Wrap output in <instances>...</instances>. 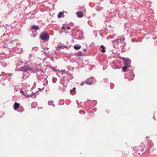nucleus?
I'll return each mask as SVG.
<instances>
[{
    "instance_id": "27",
    "label": "nucleus",
    "mask_w": 157,
    "mask_h": 157,
    "mask_svg": "<svg viewBox=\"0 0 157 157\" xmlns=\"http://www.w3.org/2000/svg\"><path fill=\"white\" fill-rule=\"evenodd\" d=\"M86 51H87V49H86V48L84 49H83V51L84 52H86Z\"/></svg>"
},
{
    "instance_id": "4",
    "label": "nucleus",
    "mask_w": 157,
    "mask_h": 157,
    "mask_svg": "<svg viewBox=\"0 0 157 157\" xmlns=\"http://www.w3.org/2000/svg\"><path fill=\"white\" fill-rule=\"evenodd\" d=\"M121 59L123 60L125 65L131 67V66L130 65V64L131 61V60L129 59L128 58L122 57Z\"/></svg>"
},
{
    "instance_id": "31",
    "label": "nucleus",
    "mask_w": 157,
    "mask_h": 157,
    "mask_svg": "<svg viewBox=\"0 0 157 157\" xmlns=\"http://www.w3.org/2000/svg\"><path fill=\"white\" fill-rule=\"evenodd\" d=\"M94 102L95 103H97V101H94Z\"/></svg>"
},
{
    "instance_id": "17",
    "label": "nucleus",
    "mask_w": 157,
    "mask_h": 157,
    "mask_svg": "<svg viewBox=\"0 0 157 157\" xmlns=\"http://www.w3.org/2000/svg\"><path fill=\"white\" fill-rule=\"evenodd\" d=\"M53 101H49L48 104L49 105H52L54 107L55 106V105L53 104Z\"/></svg>"
},
{
    "instance_id": "33",
    "label": "nucleus",
    "mask_w": 157,
    "mask_h": 157,
    "mask_svg": "<svg viewBox=\"0 0 157 157\" xmlns=\"http://www.w3.org/2000/svg\"><path fill=\"white\" fill-rule=\"evenodd\" d=\"M49 49V48H47V50H48V49Z\"/></svg>"
},
{
    "instance_id": "3",
    "label": "nucleus",
    "mask_w": 157,
    "mask_h": 157,
    "mask_svg": "<svg viewBox=\"0 0 157 157\" xmlns=\"http://www.w3.org/2000/svg\"><path fill=\"white\" fill-rule=\"evenodd\" d=\"M20 69V71H23L25 72H27L28 71H30L33 73L34 72V70L29 65L21 67Z\"/></svg>"
},
{
    "instance_id": "30",
    "label": "nucleus",
    "mask_w": 157,
    "mask_h": 157,
    "mask_svg": "<svg viewBox=\"0 0 157 157\" xmlns=\"http://www.w3.org/2000/svg\"><path fill=\"white\" fill-rule=\"evenodd\" d=\"M83 85V84L82 83L81 84V86H82Z\"/></svg>"
},
{
    "instance_id": "28",
    "label": "nucleus",
    "mask_w": 157,
    "mask_h": 157,
    "mask_svg": "<svg viewBox=\"0 0 157 157\" xmlns=\"http://www.w3.org/2000/svg\"><path fill=\"white\" fill-rule=\"evenodd\" d=\"M36 85V83L35 82H34L33 84V86H35Z\"/></svg>"
},
{
    "instance_id": "13",
    "label": "nucleus",
    "mask_w": 157,
    "mask_h": 157,
    "mask_svg": "<svg viewBox=\"0 0 157 157\" xmlns=\"http://www.w3.org/2000/svg\"><path fill=\"white\" fill-rule=\"evenodd\" d=\"M19 105H20L19 103H18L17 102H15L13 105L14 109L15 110H16L18 108Z\"/></svg>"
},
{
    "instance_id": "34",
    "label": "nucleus",
    "mask_w": 157,
    "mask_h": 157,
    "mask_svg": "<svg viewBox=\"0 0 157 157\" xmlns=\"http://www.w3.org/2000/svg\"><path fill=\"white\" fill-rule=\"evenodd\" d=\"M76 102L77 103V102H78V100H76Z\"/></svg>"
},
{
    "instance_id": "20",
    "label": "nucleus",
    "mask_w": 157,
    "mask_h": 157,
    "mask_svg": "<svg viewBox=\"0 0 157 157\" xmlns=\"http://www.w3.org/2000/svg\"><path fill=\"white\" fill-rule=\"evenodd\" d=\"M49 67L50 68H51L52 70L55 71H57V70L54 67H51L50 66H49Z\"/></svg>"
},
{
    "instance_id": "6",
    "label": "nucleus",
    "mask_w": 157,
    "mask_h": 157,
    "mask_svg": "<svg viewBox=\"0 0 157 157\" xmlns=\"http://www.w3.org/2000/svg\"><path fill=\"white\" fill-rule=\"evenodd\" d=\"M94 79V77H91L90 78H88L86 80V83L88 85H91L93 82Z\"/></svg>"
},
{
    "instance_id": "35",
    "label": "nucleus",
    "mask_w": 157,
    "mask_h": 157,
    "mask_svg": "<svg viewBox=\"0 0 157 157\" xmlns=\"http://www.w3.org/2000/svg\"><path fill=\"white\" fill-rule=\"evenodd\" d=\"M60 103V104H61V105H62V104H60V103Z\"/></svg>"
},
{
    "instance_id": "29",
    "label": "nucleus",
    "mask_w": 157,
    "mask_h": 157,
    "mask_svg": "<svg viewBox=\"0 0 157 157\" xmlns=\"http://www.w3.org/2000/svg\"><path fill=\"white\" fill-rule=\"evenodd\" d=\"M62 29H64L65 28V27L64 26H62Z\"/></svg>"
},
{
    "instance_id": "7",
    "label": "nucleus",
    "mask_w": 157,
    "mask_h": 157,
    "mask_svg": "<svg viewBox=\"0 0 157 157\" xmlns=\"http://www.w3.org/2000/svg\"><path fill=\"white\" fill-rule=\"evenodd\" d=\"M76 13L77 16L79 18H81L83 16V13L81 11H78Z\"/></svg>"
},
{
    "instance_id": "12",
    "label": "nucleus",
    "mask_w": 157,
    "mask_h": 157,
    "mask_svg": "<svg viewBox=\"0 0 157 157\" xmlns=\"http://www.w3.org/2000/svg\"><path fill=\"white\" fill-rule=\"evenodd\" d=\"M60 83L64 87L67 86V84H66L64 83V79H61Z\"/></svg>"
},
{
    "instance_id": "24",
    "label": "nucleus",
    "mask_w": 157,
    "mask_h": 157,
    "mask_svg": "<svg viewBox=\"0 0 157 157\" xmlns=\"http://www.w3.org/2000/svg\"><path fill=\"white\" fill-rule=\"evenodd\" d=\"M67 29L69 30L70 29V27L69 26L67 27Z\"/></svg>"
},
{
    "instance_id": "18",
    "label": "nucleus",
    "mask_w": 157,
    "mask_h": 157,
    "mask_svg": "<svg viewBox=\"0 0 157 157\" xmlns=\"http://www.w3.org/2000/svg\"><path fill=\"white\" fill-rule=\"evenodd\" d=\"M74 48L75 50H78L80 49L81 47L80 46H76V45H75L74 46Z\"/></svg>"
},
{
    "instance_id": "19",
    "label": "nucleus",
    "mask_w": 157,
    "mask_h": 157,
    "mask_svg": "<svg viewBox=\"0 0 157 157\" xmlns=\"http://www.w3.org/2000/svg\"><path fill=\"white\" fill-rule=\"evenodd\" d=\"M76 90V88L75 87H73L72 90H70V92L71 93L73 92V91H75Z\"/></svg>"
},
{
    "instance_id": "23",
    "label": "nucleus",
    "mask_w": 157,
    "mask_h": 157,
    "mask_svg": "<svg viewBox=\"0 0 157 157\" xmlns=\"http://www.w3.org/2000/svg\"><path fill=\"white\" fill-rule=\"evenodd\" d=\"M151 157H157V155H152L151 156Z\"/></svg>"
},
{
    "instance_id": "16",
    "label": "nucleus",
    "mask_w": 157,
    "mask_h": 157,
    "mask_svg": "<svg viewBox=\"0 0 157 157\" xmlns=\"http://www.w3.org/2000/svg\"><path fill=\"white\" fill-rule=\"evenodd\" d=\"M32 29H34L36 30H38L39 29L38 26L36 25H33L31 27Z\"/></svg>"
},
{
    "instance_id": "2",
    "label": "nucleus",
    "mask_w": 157,
    "mask_h": 157,
    "mask_svg": "<svg viewBox=\"0 0 157 157\" xmlns=\"http://www.w3.org/2000/svg\"><path fill=\"white\" fill-rule=\"evenodd\" d=\"M40 38L44 41H47L49 39V36L48 34L46 32L41 33L40 36Z\"/></svg>"
},
{
    "instance_id": "10",
    "label": "nucleus",
    "mask_w": 157,
    "mask_h": 157,
    "mask_svg": "<svg viewBox=\"0 0 157 157\" xmlns=\"http://www.w3.org/2000/svg\"><path fill=\"white\" fill-rule=\"evenodd\" d=\"M20 92L23 95L26 97L27 98H28L29 97H32L33 95V94H31L30 95H26L25 94H24V92L23 90H20Z\"/></svg>"
},
{
    "instance_id": "14",
    "label": "nucleus",
    "mask_w": 157,
    "mask_h": 157,
    "mask_svg": "<svg viewBox=\"0 0 157 157\" xmlns=\"http://www.w3.org/2000/svg\"><path fill=\"white\" fill-rule=\"evenodd\" d=\"M100 48H102V50H100V51L102 53H104L105 52V48L103 45H101L100 46Z\"/></svg>"
},
{
    "instance_id": "25",
    "label": "nucleus",
    "mask_w": 157,
    "mask_h": 157,
    "mask_svg": "<svg viewBox=\"0 0 157 157\" xmlns=\"http://www.w3.org/2000/svg\"><path fill=\"white\" fill-rule=\"evenodd\" d=\"M62 101V103L63 104L64 102V100H61L59 102Z\"/></svg>"
},
{
    "instance_id": "5",
    "label": "nucleus",
    "mask_w": 157,
    "mask_h": 157,
    "mask_svg": "<svg viewBox=\"0 0 157 157\" xmlns=\"http://www.w3.org/2000/svg\"><path fill=\"white\" fill-rule=\"evenodd\" d=\"M36 74L37 76V78L38 80H40V75H43L44 73V71L43 70L41 69L36 70Z\"/></svg>"
},
{
    "instance_id": "32",
    "label": "nucleus",
    "mask_w": 157,
    "mask_h": 157,
    "mask_svg": "<svg viewBox=\"0 0 157 157\" xmlns=\"http://www.w3.org/2000/svg\"><path fill=\"white\" fill-rule=\"evenodd\" d=\"M46 82H47V83H48V81H47V80H46Z\"/></svg>"
},
{
    "instance_id": "21",
    "label": "nucleus",
    "mask_w": 157,
    "mask_h": 157,
    "mask_svg": "<svg viewBox=\"0 0 157 157\" xmlns=\"http://www.w3.org/2000/svg\"><path fill=\"white\" fill-rule=\"evenodd\" d=\"M82 52H80L78 54V55L79 56H82Z\"/></svg>"
},
{
    "instance_id": "26",
    "label": "nucleus",
    "mask_w": 157,
    "mask_h": 157,
    "mask_svg": "<svg viewBox=\"0 0 157 157\" xmlns=\"http://www.w3.org/2000/svg\"><path fill=\"white\" fill-rule=\"evenodd\" d=\"M144 151V148H141L140 150V151L142 152H143Z\"/></svg>"
},
{
    "instance_id": "22",
    "label": "nucleus",
    "mask_w": 157,
    "mask_h": 157,
    "mask_svg": "<svg viewBox=\"0 0 157 157\" xmlns=\"http://www.w3.org/2000/svg\"><path fill=\"white\" fill-rule=\"evenodd\" d=\"M44 89V87H43L42 89L39 88V90L40 91H42Z\"/></svg>"
},
{
    "instance_id": "8",
    "label": "nucleus",
    "mask_w": 157,
    "mask_h": 157,
    "mask_svg": "<svg viewBox=\"0 0 157 157\" xmlns=\"http://www.w3.org/2000/svg\"><path fill=\"white\" fill-rule=\"evenodd\" d=\"M127 74H128L127 75L130 78L131 80H132L135 75L131 71H130L128 73H127Z\"/></svg>"
},
{
    "instance_id": "9",
    "label": "nucleus",
    "mask_w": 157,
    "mask_h": 157,
    "mask_svg": "<svg viewBox=\"0 0 157 157\" xmlns=\"http://www.w3.org/2000/svg\"><path fill=\"white\" fill-rule=\"evenodd\" d=\"M61 45H58L57 46L56 48L57 49L60 50L61 49H64L65 48H66L67 47V45H63L60 43Z\"/></svg>"
},
{
    "instance_id": "1",
    "label": "nucleus",
    "mask_w": 157,
    "mask_h": 157,
    "mask_svg": "<svg viewBox=\"0 0 157 157\" xmlns=\"http://www.w3.org/2000/svg\"><path fill=\"white\" fill-rule=\"evenodd\" d=\"M125 38L123 36H118L117 39L112 41L113 44L115 45H119L121 46H124L125 43L124 42Z\"/></svg>"
},
{
    "instance_id": "15",
    "label": "nucleus",
    "mask_w": 157,
    "mask_h": 157,
    "mask_svg": "<svg viewBox=\"0 0 157 157\" xmlns=\"http://www.w3.org/2000/svg\"><path fill=\"white\" fill-rule=\"evenodd\" d=\"M129 67L125 65V66L122 67V69L124 72H126V71L127 69L129 68Z\"/></svg>"
},
{
    "instance_id": "11",
    "label": "nucleus",
    "mask_w": 157,
    "mask_h": 157,
    "mask_svg": "<svg viewBox=\"0 0 157 157\" xmlns=\"http://www.w3.org/2000/svg\"><path fill=\"white\" fill-rule=\"evenodd\" d=\"M58 17L59 18L61 17H64V15L63 14V12H60L58 14Z\"/></svg>"
}]
</instances>
